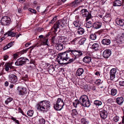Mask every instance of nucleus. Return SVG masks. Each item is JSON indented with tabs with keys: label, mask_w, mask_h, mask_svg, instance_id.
Segmentation results:
<instances>
[{
	"label": "nucleus",
	"mask_w": 124,
	"mask_h": 124,
	"mask_svg": "<svg viewBox=\"0 0 124 124\" xmlns=\"http://www.w3.org/2000/svg\"><path fill=\"white\" fill-rule=\"evenodd\" d=\"M70 50L60 53L58 57L57 61L60 64L63 65L70 58Z\"/></svg>",
	"instance_id": "obj_1"
},
{
	"label": "nucleus",
	"mask_w": 124,
	"mask_h": 124,
	"mask_svg": "<svg viewBox=\"0 0 124 124\" xmlns=\"http://www.w3.org/2000/svg\"><path fill=\"white\" fill-rule=\"evenodd\" d=\"M36 106L38 109L44 112L49 110L50 107V102L46 101H43L39 102Z\"/></svg>",
	"instance_id": "obj_2"
},
{
	"label": "nucleus",
	"mask_w": 124,
	"mask_h": 124,
	"mask_svg": "<svg viewBox=\"0 0 124 124\" xmlns=\"http://www.w3.org/2000/svg\"><path fill=\"white\" fill-rule=\"evenodd\" d=\"M66 23V21L64 20H59L54 24L51 30L54 32L55 33L57 31V29L60 28L61 27H63Z\"/></svg>",
	"instance_id": "obj_3"
},
{
	"label": "nucleus",
	"mask_w": 124,
	"mask_h": 124,
	"mask_svg": "<svg viewBox=\"0 0 124 124\" xmlns=\"http://www.w3.org/2000/svg\"><path fill=\"white\" fill-rule=\"evenodd\" d=\"M64 105L63 100L59 98L57 100L56 103L54 104V108L57 110H60L63 108Z\"/></svg>",
	"instance_id": "obj_4"
},
{
	"label": "nucleus",
	"mask_w": 124,
	"mask_h": 124,
	"mask_svg": "<svg viewBox=\"0 0 124 124\" xmlns=\"http://www.w3.org/2000/svg\"><path fill=\"white\" fill-rule=\"evenodd\" d=\"M29 62V60L27 58L21 57L17 60L15 64L17 66L22 65L23 64L28 63Z\"/></svg>",
	"instance_id": "obj_5"
},
{
	"label": "nucleus",
	"mask_w": 124,
	"mask_h": 124,
	"mask_svg": "<svg viewBox=\"0 0 124 124\" xmlns=\"http://www.w3.org/2000/svg\"><path fill=\"white\" fill-rule=\"evenodd\" d=\"M11 22L10 18L7 16H4L2 17L0 21L1 24L3 25H8Z\"/></svg>",
	"instance_id": "obj_6"
},
{
	"label": "nucleus",
	"mask_w": 124,
	"mask_h": 124,
	"mask_svg": "<svg viewBox=\"0 0 124 124\" xmlns=\"http://www.w3.org/2000/svg\"><path fill=\"white\" fill-rule=\"evenodd\" d=\"M81 12L83 16L86 17V21H87L91 17V14L86 9H83L81 10Z\"/></svg>",
	"instance_id": "obj_7"
},
{
	"label": "nucleus",
	"mask_w": 124,
	"mask_h": 124,
	"mask_svg": "<svg viewBox=\"0 0 124 124\" xmlns=\"http://www.w3.org/2000/svg\"><path fill=\"white\" fill-rule=\"evenodd\" d=\"M70 55H73L74 56V57H76V58L82 54V52L79 50H70Z\"/></svg>",
	"instance_id": "obj_8"
},
{
	"label": "nucleus",
	"mask_w": 124,
	"mask_h": 124,
	"mask_svg": "<svg viewBox=\"0 0 124 124\" xmlns=\"http://www.w3.org/2000/svg\"><path fill=\"white\" fill-rule=\"evenodd\" d=\"M48 39L47 38V37L43 39V40L41 43H37L35 45H34L33 46V47H35V46L38 47L40 46L41 45H47V42L48 41Z\"/></svg>",
	"instance_id": "obj_9"
},
{
	"label": "nucleus",
	"mask_w": 124,
	"mask_h": 124,
	"mask_svg": "<svg viewBox=\"0 0 124 124\" xmlns=\"http://www.w3.org/2000/svg\"><path fill=\"white\" fill-rule=\"evenodd\" d=\"M18 94L20 95H24L27 93L26 88L18 86L17 88Z\"/></svg>",
	"instance_id": "obj_10"
},
{
	"label": "nucleus",
	"mask_w": 124,
	"mask_h": 124,
	"mask_svg": "<svg viewBox=\"0 0 124 124\" xmlns=\"http://www.w3.org/2000/svg\"><path fill=\"white\" fill-rule=\"evenodd\" d=\"M116 41L118 43H124V33L118 35L116 37Z\"/></svg>",
	"instance_id": "obj_11"
},
{
	"label": "nucleus",
	"mask_w": 124,
	"mask_h": 124,
	"mask_svg": "<svg viewBox=\"0 0 124 124\" xmlns=\"http://www.w3.org/2000/svg\"><path fill=\"white\" fill-rule=\"evenodd\" d=\"M9 82L13 83L16 82L17 80V78L16 76L14 74H11L9 75Z\"/></svg>",
	"instance_id": "obj_12"
},
{
	"label": "nucleus",
	"mask_w": 124,
	"mask_h": 124,
	"mask_svg": "<svg viewBox=\"0 0 124 124\" xmlns=\"http://www.w3.org/2000/svg\"><path fill=\"white\" fill-rule=\"evenodd\" d=\"M111 54V51L109 49L105 50L103 52V56L105 58H108Z\"/></svg>",
	"instance_id": "obj_13"
},
{
	"label": "nucleus",
	"mask_w": 124,
	"mask_h": 124,
	"mask_svg": "<svg viewBox=\"0 0 124 124\" xmlns=\"http://www.w3.org/2000/svg\"><path fill=\"white\" fill-rule=\"evenodd\" d=\"M116 72V69L115 68L112 69L110 71V79L112 80L115 78V74Z\"/></svg>",
	"instance_id": "obj_14"
},
{
	"label": "nucleus",
	"mask_w": 124,
	"mask_h": 124,
	"mask_svg": "<svg viewBox=\"0 0 124 124\" xmlns=\"http://www.w3.org/2000/svg\"><path fill=\"white\" fill-rule=\"evenodd\" d=\"M108 36H105L104 37V39H103L101 41L102 43L104 45H108L110 44L111 41L110 40L108 39H107V37Z\"/></svg>",
	"instance_id": "obj_15"
},
{
	"label": "nucleus",
	"mask_w": 124,
	"mask_h": 124,
	"mask_svg": "<svg viewBox=\"0 0 124 124\" xmlns=\"http://www.w3.org/2000/svg\"><path fill=\"white\" fill-rule=\"evenodd\" d=\"M87 96L85 95L82 96L80 98L79 101H80V104L82 105L88 100Z\"/></svg>",
	"instance_id": "obj_16"
},
{
	"label": "nucleus",
	"mask_w": 124,
	"mask_h": 124,
	"mask_svg": "<svg viewBox=\"0 0 124 124\" xmlns=\"http://www.w3.org/2000/svg\"><path fill=\"white\" fill-rule=\"evenodd\" d=\"M100 115L101 117L103 119H105L107 117L108 113L106 110H102L100 112Z\"/></svg>",
	"instance_id": "obj_17"
},
{
	"label": "nucleus",
	"mask_w": 124,
	"mask_h": 124,
	"mask_svg": "<svg viewBox=\"0 0 124 124\" xmlns=\"http://www.w3.org/2000/svg\"><path fill=\"white\" fill-rule=\"evenodd\" d=\"M103 21L106 22H109L111 20V15L109 14H106L103 18Z\"/></svg>",
	"instance_id": "obj_18"
},
{
	"label": "nucleus",
	"mask_w": 124,
	"mask_h": 124,
	"mask_svg": "<svg viewBox=\"0 0 124 124\" xmlns=\"http://www.w3.org/2000/svg\"><path fill=\"white\" fill-rule=\"evenodd\" d=\"M84 71V70L82 68L78 69L76 72V75L78 76H81L83 73Z\"/></svg>",
	"instance_id": "obj_19"
},
{
	"label": "nucleus",
	"mask_w": 124,
	"mask_h": 124,
	"mask_svg": "<svg viewBox=\"0 0 124 124\" xmlns=\"http://www.w3.org/2000/svg\"><path fill=\"white\" fill-rule=\"evenodd\" d=\"M13 62H11L8 63L7 65H6L5 70L6 71H8L9 70V68L10 69H13L14 67L12 66V64Z\"/></svg>",
	"instance_id": "obj_20"
},
{
	"label": "nucleus",
	"mask_w": 124,
	"mask_h": 124,
	"mask_svg": "<svg viewBox=\"0 0 124 124\" xmlns=\"http://www.w3.org/2000/svg\"><path fill=\"white\" fill-rule=\"evenodd\" d=\"M124 100L122 97H118L116 99V101L119 105H121L123 102Z\"/></svg>",
	"instance_id": "obj_21"
},
{
	"label": "nucleus",
	"mask_w": 124,
	"mask_h": 124,
	"mask_svg": "<svg viewBox=\"0 0 124 124\" xmlns=\"http://www.w3.org/2000/svg\"><path fill=\"white\" fill-rule=\"evenodd\" d=\"M88 49L89 52H92L93 51V42L91 41L89 43L88 47Z\"/></svg>",
	"instance_id": "obj_22"
},
{
	"label": "nucleus",
	"mask_w": 124,
	"mask_h": 124,
	"mask_svg": "<svg viewBox=\"0 0 124 124\" xmlns=\"http://www.w3.org/2000/svg\"><path fill=\"white\" fill-rule=\"evenodd\" d=\"M122 5V2L121 1L116 0H115L113 3V5L114 6H120Z\"/></svg>",
	"instance_id": "obj_23"
},
{
	"label": "nucleus",
	"mask_w": 124,
	"mask_h": 124,
	"mask_svg": "<svg viewBox=\"0 0 124 124\" xmlns=\"http://www.w3.org/2000/svg\"><path fill=\"white\" fill-rule=\"evenodd\" d=\"M91 57L88 56L85 57L83 59V61L85 63H89L91 62Z\"/></svg>",
	"instance_id": "obj_24"
},
{
	"label": "nucleus",
	"mask_w": 124,
	"mask_h": 124,
	"mask_svg": "<svg viewBox=\"0 0 124 124\" xmlns=\"http://www.w3.org/2000/svg\"><path fill=\"white\" fill-rule=\"evenodd\" d=\"M101 23L98 22L95 23H93V28L96 29H98L101 26Z\"/></svg>",
	"instance_id": "obj_25"
},
{
	"label": "nucleus",
	"mask_w": 124,
	"mask_h": 124,
	"mask_svg": "<svg viewBox=\"0 0 124 124\" xmlns=\"http://www.w3.org/2000/svg\"><path fill=\"white\" fill-rule=\"evenodd\" d=\"M116 23L120 26H122L124 25V20L122 19H118L116 21Z\"/></svg>",
	"instance_id": "obj_26"
},
{
	"label": "nucleus",
	"mask_w": 124,
	"mask_h": 124,
	"mask_svg": "<svg viewBox=\"0 0 124 124\" xmlns=\"http://www.w3.org/2000/svg\"><path fill=\"white\" fill-rule=\"evenodd\" d=\"M7 34L9 36L11 37H14L16 36V33L11 31H8L7 32Z\"/></svg>",
	"instance_id": "obj_27"
},
{
	"label": "nucleus",
	"mask_w": 124,
	"mask_h": 124,
	"mask_svg": "<svg viewBox=\"0 0 124 124\" xmlns=\"http://www.w3.org/2000/svg\"><path fill=\"white\" fill-rule=\"evenodd\" d=\"M56 46L57 49L60 51L62 50L63 48V45L62 44H57Z\"/></svg>",
	"instance_id": "obj_28"
},
{
	"label": "nucleus",
	"mask_w": 124,
	"mask_h": 124,
	"mask_svg": "<svg viewBox=\"0 0 124 124\" xmlns=\"http://www.w3.org/2000/svg\"><path fill=\"white\" fill-rule=\"evenodd\" d=\"M14 42H12L8 44L7 45L3 48V50H6L11 47L13 45Z\"/></svg>",
	"instance_id": "obj_29"
},
{
	"label": "nucleus",
	"mask_w": 124,
	"mask_h": 124,
	"mask_svg": "<svg viewBox=\"0 0 124 124\" xmlns=\"http://www.w3.org/2000/svg\"><path fill=\"white\" fill-rule=\"evenodd\" d=\"M99 44L97 43H93V52L96 51L99 49Z\"/></svg>",
	"instance_id": "obj_30"
},
{
	"label": "nucleus",
	"mask_w": 124,
	"mask_h": 124,
	"mask_svg": "<svg viewBox=\"0 0 124 124\" xmlns=\"http://www.w3.org/2000/svg\"><path fill=\"white\" fill-rule=\"evenodd\" d=\"M85 32L84 29L80 27L78 28V32L79 34H83Z\"/></svg>",
	"instance_id": "obj_31"
},
{
	"label": "nucleus",
	"mask_w": 124,
	"mask_h": 124,
	"mask_svg": "<svg viewBox=\"0 0 124 124\" xmlns=\"http://www.w3.org/2000/svg\"><path fill=\"white\" fill-rule=\"evenodd\" d=\"M54 70V68L53 65H51L49 67L48 71L50 73L52 72Z\"/></svg>",
	"instance_id": "obj_32"
},
{
	"label": "nucleus",
	"mask_w": 124,
	"mask_h": 124,
	"mask_svg": "<svg viewBox=\"0 0 124 124\" xmlns=\"http://www.w3.org/2000/svg\"><path fill=\"white\" fill-rule=\"evenodd\" d=\"M48 51L49 52L47 54L48 55H53V54H54L56 53L53 49H49Z\"/></svg>",
	"instance_id": "obj_33"
},
{
	"label": "nucleus",
	"mask_w": 124,
	"mask_h": 124,
	"mask_svg": "<svg viewBox=\"0 0 124 124\" xmlns=\"http://www.w3.org/2000/svg\"><path fill=\"white\" fill-rule=\"evenodd\" d=\"M86 27L87 28H91L92 27V28L91 30H92V29L93 27V25L92 24V22L90 21H89L88 22H87L86 24ZM92 31V30L91 31V32Z\"/></svg>",
	"instance_id": "obj_34"
},
{
	"label": "nucleus",
	"mask_w": 124,
	"mask_h": 124,
	"mask_svg": "<svg viewBox=\"0 0 124 124\" xmlns=\"http://www.w3.org/2000/svg\"><path fill=\"white\" fill-rule=\"evenodd\" d=\"M76 59V57H74V58H70L68 61V62H65L64 63V64H65L67 65L68 64L70 63L71 62H73Z\"/></svg>",
	"instance_id": "obj_35"
},
{
	"label": "nucleus",
	"mask_w": 124,
	"mask_h": 124,
	"mask_svg": "<svg viewBox=\"0 0 124 124\" xmlns=\"http://www.w3.org/2000/svg\"><path fill=\"white\" fill-rule=\"evenodd\" d=\"M111 94L113 96H115L117 93V90L115 88H112L111 90Z\"/></svg>",
	"instance_id": "obj_36"
},
{
	"label": "nucleus",
	"mask_w": 124,
	"mask_h": 124,
	"mask_svg": "<svg viewBox=\"0 0 124 124\" xmlns=\"http://www.w3.org/2000/svg\"><path fill=\"white\" fill-rule=\"evenodd\" d=\"M90 104V102L88 99L87 101L84 103L82 105L85 107H88L89 106Z\"/></svg>",
	"instance_id": "obj_37"
},
{
	"label": "nucleus",
	"mask_w": 124,
	"mask_h": 124,
	"mask_svg": "<svg viewBox=\"0 0 124 124\" xmlns=\"http://www.w3.org/2000/svg\"><path fill=\"white\" fill-rule=\"evenodd\" d=\"M33 110H29L27 112V115L29 116H31L33 115Z\"/></svg>",
	"instance_id": "obj_38"
},
{
	"label": "nucleus",
	"mask_w": 124,
	"mask_h": 124,
	"mask_svg": "<svg viewBox=\"0 0 124 124\" xmlns=\"http://www.w3.org/2000/svg\"><path fill=\"white\" fill-rule=\"evenodd\" d=\"M94 104L96 105L100 106L102 104L101 102L99 101L98 100H96L94 101Z\"/></svg>",
	"instance_id": "obj_39"
},
{
	"label": "nucleus",
	"mask_w": 124,
	"mask_h": 124,
	"mask_svg": "<svg viewBox=\"0 0 124 124\" xmlns=\"http://www.w3.org/2000/svg\"><path fill=\"white\" fill-rule=\"evenodd\" d=\"M71 114L73 116L77 115L78 113L77 111L75 109H74L72 110Z\"/></svg>",
	"instance_id": "obj_40"
},
{
	"label": "nucleus",
	"mask_w": 124,
	"mask_h": 124,
	"mask_svg": "<svg viewBox=\"0 0 124 124\" xmlns=\"http://www.w3.org/2000/svg\"><path fill=\"white\" fill-rule=\"evenodd\" d=\"M74 24L75 26L76 27H79L81 26L79 22L75 21L74 23Z\"/></svg>",
	"instance_id": "obj_41"
},
{
	"label": "nucleus",
	"mask_w": 124,
	"mask_h": 124,
	"mask_svg": "<svg viewBox=\"0 0 124 124\" xmlns=\"http://www.w3.org/2000/svg\"><path fill=\"white\" fill-rule=\"evenodd\" d=\"M32 47V48L31 49V50H32L34 47H33V46L30 47V48H26L24 49H23L22 51H21V53L23 54L24 53H26V52L27 51H28V50L30 49V48H31Z\"/></svg>",
	"instance_id": "obj_42"
},
{
	"label": "nucleus",
	"mask_w": 124,
	"mask_h": 124,
	"mask_svg": "<svg viewBox=\"0 0 124 124\" xmlns=\"http://www.w3.org/2000/svg\"><path fill=\"white\" fill-rule=\"evenodd\" d=\"M12 99L11 98H8L7 100H6L5 101V103L7 104L8 103L12 101Z\"/></svg>",
	"instance_id": "obj_43"
},
{
	"label": "nucleus",
	"mask_w": 124,
	"mask_h": 124,
	"mask_svg": "<svg viewBox=\"0 0 124 124\" xmlns=\"http://www.w3.org/2000/svg\"><path fill=\"white\" fill-rule=\"evenodd\" d=\"M40 124H44L45 122V120L41 118L39 120Z\"/></svg>",
	"instance_id": "obj_44"
},
{
	"label": "nucleus",
	"mask_w": 124,
	"mask_h": 124,
	"mask_svg": "<svg viewBox=\"0 0 124 124\" xmlns=\"http://www.w3.org/2000/svg\"><path fill=\"white\" fill-rule=\"evenodd\" d=\"M93 62H94V64H96V62H97L99 61V59L97 57H93Z\"/></svg>",
	"instance_id": "obj_45"
},
{
	"label": "nucleus",
	"mask_w": 124,
	"mask_h": 124,
	"mask_svg": "<svg viewBox=\"0 0 124 124\" xmlns=\"http://www.w3.org/2000/svg\"><path fill=\"white\" fill-rule=\"evenodd\" d=\"M81 122L83 124H87L88 122L84 118H82L81 120Z\"/></svg>",
	"instance_id": "obj_46"
},
{
	"label": "nucleus",
	"mask_w": 124,
	"mask_h": 124,
	"mask_svg": "<svg viewBox=\"0 0 124 124\" xmlns=\"http://www.w3.org/2000/svg\"><path fill=\"white\" fill-rule=\"evenodd\" d=\"M119 117L118 116H115L113 118V120L115 122H117L119 120Z\"/></svg>",
	"instance_id": "obj_47"
},
{
	"label": "nucleus",
	"mask_w": 124,
	"mask_h": 124,
	"mask_svg": "<svg viewBox=\"0 0 124 124\" xmlns=\"http://www.w3.org/2000/svg\"><path fill=\"white\" fill-rule=\"evenodd\" d=\"M86 40L85 38H82L80 40L79 42L81 44H83L84 43Z\"/></svg>",
	"instance_id": "obj_48"
},
{
	"label": "nucleus",
	"mask_w": 124,
	"mask_h": 124,
	"mask_svg": "<svg viewBox=\"0 0 124 124\" xmlns=\"http://www.w3.org/2000/svg\"><path fill=\"white\" fill-rule=\"evenodd\" d=\"M101 82V80L100 79H98L94 83L95 84L98 85H99L100 84Z\"/></svg>",
	"instance_id": "obj_49"
},
{
	"label": "nucleus",
	"mask_w": 124,
	"mask_h": 124,
	"mask_svg": "<svg viewBox=\"0 0 124 124\" xmlns=\"http://www.w3.org/2000/svg\"><path fill=\"white\" fill-rule=\"evenodd\" d=\"M119 85L120 86H124V80H123L122 81H119Z\"/></svg>",
	"instance_id": "obj_50"
},
{
	"label": "nucleus",
	"mask_w": 124,
	"mask_h": 124,
	"mask_svg": "<svg viewBox=\"0 0 124 124\" xmlns=\"http://www.w3.org/2000/svg\"><path fill=\"white\" fill-rule=\"evenodd\" d=\"M77 4L76 2V1L75 0L71 4V5H72V7H73V6H75V5H76Z\"/></svg>",
	"instance_id": "obj_51"
},
{
	"label": "nucleus",
	"mask_w": 124,
	"mask_h": 124,
	"mask_svg": "<svg viewBox=\"0 0 124 124\" xmlns=\"http://www.w3.org/2000/svg\"><path fill=\"white\" fill-rule=\"evenodd\" d=\"M75 103L76 104L78 105V104H80V101H79L78 100L76 99V100L74 101Z\"/></svg>",
	"instance_id": "obj_52"
},
{
	"label": "nucleus",
	"mask_w": 124,
	"mask_h": 124,
	"mask_svg": "<svg viewBox=\"0 0 124 124\" xmlns=\"http://www.w3.org/2000/svg\"><path fill=\"white\" fill-rule=\"evenodd\" d=\"M95 71L96 70H95L94 72L95 73V75L97 76H100V72L98 71H96V72Z\"/></svg>",
	"instance_id": "obj_53"
},
{
	"label": "nucleus",
	"mask_w": 124,
	"mask_h": 124,
	"mask_svg": "<svg viewBox=\"0 0 124 124\" xmlns=\"http://www.w3.org/2000/svg\"><path fill=\"white\" fill-rule=\"evenodd\" d=\"M18 109L19 112L21 113L23 115H24L26 116L23 113V112L21 109L20 108H19Z\"/></svg>",
	"instance_id": "obj_54"
},
{
	"label": "nucleus",
	"mask_w": 124,
	"mask_h": 124,
	"mask_svg": "<svg viewBox=\"0 0 124 124\" xmlns=\"http://www.w3.org/2000/svg\"><path fill=\"white\" fill-rule=\"evenodd\" d=\"M77 4L81 3V2H84L82 0H75Z\"/></svg>",
	"instance_id": "obj_55"
},
{
	"label": "nucleus",
	"mask_w": 124,
	"mask_h": 124,
	"mask_svg": "<svg viewBox=\"0 0 124 124\" xmlns=\"http://www.w3.org/2000/svg\"><path fill=\"white\" fill-rule=\"evenodd\" d=\"M55 40V37H53L51 39V41L53 43H54V40Z\"/></svg>",
	"instance_id": "obj_56"
},
{
	"label": "nucleus",
	"mask_w": 124,
	"mask_h": 124,
	"mask_svg": "<svg viewBox=\"0 0 124 124\" xmlns=\"http://www.w3.org/2000/svg\"><path fill=\"white\" fill-rule=\"evenodd\" d=\"M57 20V16H55L52 19V20L54 21V22L56 20Z\"/></svg>",
	"instance_id": "obj_57"
},
{
	"label": "nucleus",
	"mask_w": 124,
	"mask_h": 124,
	"mask_svg": "<svg viewBox=\"0 0 124 124\" xmlns=\"http://www.w3.org/2000/svg\"><path fill=\"white\" fill-rule=\"evenodd\" d=\"M43 29L41 28H38L37 30L38 31L40 32V31H43Z\"/></svg>",
	"instance_id": "obj_58"
},
{
	"label": "nucleus",
	"mask_w": 124,
	"mask_h": 124,
	"mask_svg": "<svg viewBox=\"0 0 124 124\" xmlns=\"http://www.w3.org/2000/svg\"><path fill=\"white\" fill-rule=\"evenodd\" d=\"M14 58V59H16L17 58V55L16 54H14L13 55Z\"/></svg>",
	"instance_id": "obj_59"
},
{
	"label": "nucleus",
	"mask_w": 124,
	"mask_h": 124,
	"mask_svg": "<svg viewBox=\"0 0 124 124\" xmlns=\"http://www.w3.org/2000/svg\"><path fill=\"white\" fill-rule=\"evenodd\" d=\"M93 34H91L90 36V39L91 40H93Z\"/></svg>",
	"instance_id": "obj_60"
},
{
	"label": "nucleus",
	"mask_w": 124,
	"mask_h": 124,
	"mask_svg": "<svg viewBox=\"0 0 124 124\" xmlns=\"http://www.w3.org/2000/svg\"><path fill=\"white\" fill-rule=\"evenodd\" d=\"M18 1L22 3L24 2L25 1V0H18Z\"/></svg>",
	"instance_id": "obj_61"
},
{
	"label": "nucleus",
	"mask_w": 124,
	"mask_h": 124,
	"mask_svg": "<svg viewBox=\"0 0 124 124\" xmlns=\"http://www.w3.org/2000/svg\"><path fill=\"white\" fill-rule=\"evenodd\" d=\"M8 82L7 81H6L5 83V85L6 86H7L8 85Z\"/></svg>",
	"instance_id": "obj_62"
},
{
	"label": "nucleus",
	"mask_w": 124,
	"mask_h": 124,
	"mask_svg": "<svg viewBox=\"0 0 124 124\" xmlns=\"http://www.w3.org/2000/svg\"><path fill=\"white\" fill-rule=\"evenodd\" d=\"M31 12H32L34 14H36V11L32 9Z\"/></svg>",
	"instance_id": "obj_63"
},
{
	"label": "nucleus",
	"mask_w": 124,
	"mask_h": 124,
	"mask_svg": "<svg viewBox=\"0 0 124 124\" xmlns=\"http://www.w3.org/2000/svg\"><path fill=\"white\" fill-rule=\"evenodd\" d=\"M122 123L123 124H124V115L122 117Z\"/></svg>",
	"instance_id": "obj_64"
}]
</instances>
